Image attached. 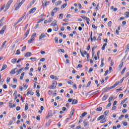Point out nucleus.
I'll list each match as a JSON object with an SVG mask.
<instances>
[{"mask_svg":"<svg viewBox=\"0 0 129 129\" xmlns=\"http://www.w3.org/2000/svg\"><path fill=\"white\" fill-rule=\"evenodd\" d=\"M49 4H50V2H47V0H43L42 1L43 7H47Z\"/></svg>","mask_w":129,"mask_h":129,"instance_id":"1","label":"nucleus"},{"mask_svg":"<svg viewBox=\"0 0 129 129\" xmlns=\"http://www.w3.org/2000/svg\"><path fill=\"white\" fill-rule=\"evenodd\" d=\"M47 37L45 33H42L39 36V40L42 41L43 39H45V37Z\"/></svg>","mask_w":129,"mask_h":129,"instance_id":"2","label":"nucleus"},{"mask_svg":"<svg viewBox=\"0 0 129 129\" xmlns=\"http://www.w3.org/2000/svg\"><path fill=\"white\" fill-rule=\"evenodd\" d=\"M6 29H7V26L6 25L4 26L2 28V30L0 31V34L1 35H3V34H5V31L6 30Z\"/></svg>","mask_w":129,"mask_h":129,"instance_id":"3","label":"nucleus"},{"mask_svg":"<svg viewBox=\"0 0 129 129\" xmlns=\"http://www.w3.org/2000/svg\"><path fill=\"white\" fill-rule=\"evenodd\" d=\"M57 86V82L55 81L52 83V85L50 86V89H55Z\"/></svg>","mask_w":129,"mask_h":129,"instance_id":"4","label":"nucleus"},{"mask_svg":"<svg viewBox=\"0 0 129 129\" xmlns=\"http://www.w3.org/2000/svg\"><path fill=\"white\" fill-rule=\"evenodd\" d=\"M19 70H18V68H15L14 70H12L11 72H10V74H12V75H14L15 73H17Z\"/></svg>","mask_w":129,"mask_h":129,"instance_id":"5","label":"nucleus"},{"mask_svg":"<svg viewBox=\"0 0 129 129\" xmlns=\"http://www.w3.org/2000/svg\"><path fill=\"white\" fill-rule=\"evenodd\" d=\"M20 2H21V1L19 0L15 4V11H18V10H19V9H20L19 6L18 4H19V3H20Z\"/></svg>","mask_w":129,"mask_h":129,"instance_id":"6","label":"nucleus"},{"mask_svg":"<svg viewBox=\"0 0 129 129\" xmlns=\"http://www.w3.org/2000/svg\"><path fill=\"white\" fill-rule=\"evenodd\" d=\"M53 115V112L51 110H49L48 113V115L46 116V118H49L50 116H52Z\"/></svg>","mask_w":129,"mask_h":129,"instance_id":"7","label":"nucleus"},{"mask_svg":"<svg viewBox=\"0 0 129 129\" xmlns=\"http://www.w3.org/2000/svg\"><path fill=\"white\" fill-rule=\"evenodd\" d=\"M37 10V8H33L30 10L29 11V14H33V13H35L36 12V10Z\"/></svg>","mask_w":129,"mask_h":129,"instance_id":"8","label":"nucleus"},{"mask_svg":"<svg viewBox=\"0 0 129 129\" xmlns=\"http://www.w3.org/2000/svg\"><path fill=\"white\" fill-rule=\"evenodd\" d=\"M35 41V38H33L31 37L29 40L28 41V44H32V43H33V42Z\"/></svg>","mask_w":129,"mask_h":129,"instance_id":"9","label":"nucleus"},{"mask_svg":"<svg viewBox=\"0 0 129 129\" xmlns=\"http://www.w3.org/2000/svg\"><path fill=\"white\" fill-rule=\"evenodd\" d=\"M115 88L114 86H112L108 88H105V89H104V90L105 91H107V90H109L110 89H113V88Z\"/></svg>","mask_w":129,"mask_h":129,"instance_id":"10","label":"nucleus"},{"mask_svg":"<svg viewBox=\"0 0 129 129\" xmlns=\"http://www.w3.org/2000/svg\"><path fill=\"white\" fill-rule=\"evenodd\" d=\"M6 44H7V41H5L3 43L2 46H1V48H0V49H1V50H3V49H4V48H5V46L6 45Z\"/></svg>","mask_w":129,"mask_h":129,"instance_id":"11","label":"nucleus"},{"mask_svg":"<svg viewBox=\"0 0 129 129\" xmlns=\"http://www.w3.org/2000/svg\"><path fill=\"white\" fill-rule=\"evenodd\" d=\"M107 98H108V96H107V95H105L102 98V101L106 100Z\"/></svg>","mask_w":129,"mask_h":129,"instance_id":"12","label":"nucleus"},{"mask_svg":"<svg viewBox=\"0 0 129 129\" xmlns=\"http://www.w3.org/2000/svg\"><path fill=\"white\" fill-rule=\"evenodd\" d=\"M78 103V100H76V99H74L73 100V102L72 103V105L74 104H77Z\"/></svg>","mask_w":129,"mask_h":129,"instance_id":"13","label":"nucleus"},{"mask_svg":"<svg viewBox=\"0 0 129 129\" xmlns=\"http://www.w3.org/2000/svg\"><path fill=\"white\" fill-rule=\"evenodd\" d=\"M29 33H30V29H28L25 33V39H26V38H27V37H28V35H29Z\"/></svg>","mask_w":129,"mask_h":129,"instance_id":"14","label":"nucleus"},{"mask_svg":"<svg viewBox=\"0 0 129 129\" xmlns=\"http://www.w3.org/2000/svg\"><path fill=\"white\" fill-rule=\"evenodd\" d=\"M32 92V89H28L27 90V93L26 94V95H29L31 94V93Z\"/></svg>","mask_w":129,"mask_h":129,"instance_id":"15","label":"nucleus"},{"mask_svg":"<svg viewBox=\"0 0 129 129\" xmlns=\"http://www.w3.org/2000/svg\"><path fill=\"white\" fill-rule=\"evenodd\" d=\"M31 55H32V53H31V52H26L25 54V57H30V56H31Z\"/></svg>","mask_w":129,"mask_h":129,"instance_id":"16","label":"nucleus"},{"mask_svg":"<svg viewBox=\"0 0 129 129\" xmlns=\"http://www.w3.org/2000/svg\"><path fill=\"white\" fill-rule=\"evenodd\" d=\"M67 6V3H66L61 6L60 9H61V10H63V9H65V8H66Z\"/></svg>","mask_w":129,"mask_h":129,"instance_id":"17","label":"nucleus"},{"mask_svg":"<svg viewBox=\"0 0 129 129\" xmlns=\"http://www.w3.org/2000/svg\"><path fill=\"white\" fill-rule=\"evenodd\" d=\"M56 24H57V21L54 20L51 24V26H52L53 27H55L56 26Z\"/></svg>","mask_w":129,"mask_h":129,"instance_id":"18","label":"nucleus"},{"mask_svg":"<svg viewBox=\"0 0 129 129\" xmlns=\"http://www.w3.org/2000/svg\"><path fill=\"white\" fill-rule=\"evenodd\" d=\"M7 64H4L3 66L2 69L1 70V71H3V70H5V69H7Z\"/></svg>","mask_w":129,"mask_h":129,"instance_id":"19","label":"nucleus"},{"mask_svg":"<svg viewBox=\"0 0 129 129\" xmlns=\"http://www.w3.org/2000/svg\"><path fill=\"white\" fill-rule=\"evenodd\" d=\"M18 60V59L17 58H14L12 59L11 60L12 63H13V64H16V62H17V60Z\"/></svg>","mask_w":129,"mask_h":129,"instance_id":"20","label":"nucleus"},{"mask_svg":"<svg viewBox=\"0 0 129 129\" xmlns=\"http://www.w3.org/2000/svg\"><path fill=\"white\" fill-rule=\"evenodd\" d=\"M57 52H60L61 53H65V50L63 49H59L57 50Z\"/></svg>","mask_w":129,"mask_h":129,"instance_id":"21","label":"nucleus"},{"mask_svg":"<svg viewBox=\"0 0 129 129\" xmlns=\"http://www.w3.org/2000/svg\"><path fill=\"white\" fill-rule=\"evenodd\" d=\"M25 110L27 111L28 110V109H29V104L28 103H26L25 104Z\"/></svg>","mask_w":129,"mask_h":129,"instance_id":"22","label":"nucleus"},{"mask_svg":"<svg viewBox=\"0 0 129 129\" xmlns=\"http://www.w3.org/2000/svg\"><path fill=\"white\" fill-rule=\"evenodd\" d=\"M125 70H126V67H125L123 68V69L122 70V71L121 72V75H122V74H123V73H124V72H125Z\"/></svg>","mask_w":129,"mask_h":129,"instance_id":"23","label":"nucleus"},{"mask_svg":"<svg viewBox=\"0 0 129 129\" xmlns=\"http://www.w3.org/2000/svg\"><path fill=\"white\" fill-rule=\"evenodd\" d=\"M106 121V118H104L103 119L100 120L101 123H104V122H105Z\"/></svg>","mask_w":129,"mask_h":129,"instance_id":"24","label":"nucleus"},{"mask_svg":"<svg viewBox=\"0 0 129 129\" xmlns=\"http://www.w3.org/2000/svg\"><path fill=\"white\" fill-rule=\"evenodd\" d=\"M84 124L85 126H87L88 125V122L86 121V120H84Z\"/></svg>","mask_w":129,"mask_h":129,"instance_id":"25","label":"nucleus"},{"mask_svg":"<svg viewBox=\"0 0 129 129\" xmlns=\"http://www.w3.org/2000/svg\"><path fill=\"white\" fill-rule=\"evenodd\" d=\"M36 36H37V33H34L32 36H31V38L35 39V37H36Z\"/></svg>","mask_w":129,"mask_h":129,"instance_id":"26","label":"nucleus"},{"mask_svg":"<svg viewBox=\"0 0 129 129\" xmlns=\"http://www.w3.org/2000/svg\"><path fill=\"white\" fill-rule=\"evenodd\" d=\"M10 6H11V4L9 2H8V3L6 5L7 10H9V8H10Z\"/></svg>","mask_w":129,"mask_h":129,"instance_id":"27","label":"nucleus"},{"mask_svg":"<svg viewBox=\"0 0 129 129\" xmlns=\"http://www.w3.org/2000/svg\"><path fill=\"white\" fill-rule=\"evenodd\" d=\"M24 69V68H21L19 71H18V73L17 74V75H19V74H21V72L23 71V70Z\"/></svg>","mask_w":129,"mask_h":129,"instance_id":"28","label":"nucleus"},{"mask_svg":"<svg viewBox=\"0 0 129 129\" xmlns=\"http://www.w3.org/2000/svg\"><path fill=\"white\" fill-rule=\"evenodd\" d=\"M62 4V1H58L55 3L56 6H59V5H61Z\"/></svg>","mask_w":129,"mask_h":129,"instance_id":"29","label":"nucleus"},{"mask_svg":"<svg viewBox=\"0 0 129 129\" xmlns=\"http://www.w3.org/2000/svg\"><path fill=\"white\" fill-rule=\"evenodd\" d=\"M96 110V111H101L102 110V107L97 108Z\"/></svg>","mask_w":129,"mask_h":129,"instance_id":"30","label":"nucleus"},{"mask_svg":"<svg viewBox=\"0 0 129 129\" xmlns=\"http://www.w3.org/2000/svg\"><path fill=\"white\" fill-rule=\"evenodd\" d=\"M59 17V19H63V17H64V15H63V14H60L58 16Z\"/></svg>","mask_w":129,"mask_h":129,"instance_id":"31","label":"nucleus"},{"mask_svg":"<svg viewBox=\"0 0 129 129\" xmlns=\"http://www.w3.org/2000/svg\"><path fill=\"white\" fill-rule=\"evenodd\" d=\"M21 54V52L20 51V49H18L16 51V53H15V55H20Z\"/></svg>","mask_w":129,"mask_h":129,"instance_id":"32","label":"nucleus"},{"mask_svg":"<svg viewBox=\"0 0 129 129\" xmlns=\"http://www.w3.org/2000/svg\"><path fill=\"white\" fill-rule=\"evenodd\" d=\"M57 11H58V9H57L56 8H55L53 9V10H52V12L53 13H54L55 14H56V13H57Z\"/></svg>","mask_w":129,"mask_h":129,"instance_id":"33","label":"nucleus"},{"mask_svg":"<svg viewBox=\"0 0 129 129\" xmlns=\"http://www.w3.org/2000/svg\"><path fill=\"white\" fill-rule=\"evenodd\" d=\"M122 123L124 126H126V125H127V122L122 121Z\"/></svg>","mask_w":129,"mask_h":129,"instance_id":"34","label":"nucleus"},{"mask_svg":"<svg viewBox=\"0 0 129 129\" xmlns=\"http://www.w3.org/2000/svg\"><path fill=\"white\" fill-rule=\"evenodd\" d=\"M41 94H40V93H39V90L36 91V96L37 97H39L40 96Z\"/></svg>","mask_w":129,"mask_h":129,"instance_id":"35","label":"nucleus"},{"mask_svg":"<svg viewBox=\"0 0 129 129\" xmlns=\"http://www.w3.org/2000/svg\"><path fill=\"white\" fill-rule=\"evenodd\" d=\"M118 84H119V82H116L114 85H113V86L114 87H116Z\"/></svg>","mask_w":129,"mask_h":129,"instance_id":"36","label":"nucleus"},{"mask_svg":"<svg viewBox=\"0 0 129 129\" xmlns=\"http://www.w3.org/2000/svg\"><path fill=\"white\" fill-rule=\"evenodd\" d=\"M112 99H113V97H112V96H111L108 100V102H111V100H112Z\"/></svg>","mask_w":129,"mask_h":129,"instance_id":"37","label":"nucleus"},{"mask_svg":"<svg viewBox=\"0 0 129 129\" xmlns=\"http://www.w3.org/2000/svg\"><path fill=\"white\" fill-rule=\"evenodd\" d=\"M30 60H32V61H33V62H35V61H36V60H37V58H36V57H31V58H30Z\"/></svg>","mask_w":129,"mask_h":129,"instance_id":"38","label":"nucleus"},{"mask_svg":"<svg viewBox=\"0 0 129 129\" xmlns=\"http://www.w3.org/2000/svg\"><path fill=\"white\" fill-rule=\"evenodd\" d=\"M74 112H75V110L72 109L70 112V114L71 115H73V114H74Z\"/></svg>","mask_w":129,"mask_h":129,"instance_id":"39","label":"nucleus"},{"mask_svg":"<svg viewBox=\"0 0 129 129\" xmlns=\"http://www.w3.org/2000/svg\"><path fill=\"white\" fill-rule=\"evenodd\" d=\"M104 116V115H101L97 118V119L98 120H100V119H102V118H103Z\"/></svg>","mask_w":129,"mask_h":129,"instance_id":"40","label":"nucleus"},{"mask_svg":"<svg viewBox=\"0 0 129 129\" xmlns=\"http://www.w3.org/2000/svg\"><path fill=\"white\" fill-rule=\"evenodd\" d=\"M123 66V62H121V63H120V64L118 66V68H120V70L121 69V68Z\"/></svg>","mask_w":129,"mask_h":129,"instance_id":"41","label":"nucleus"},{"mask_svg":"<svg viewBox=\"0 0 129 129\" xmlns=\"http://www.w3.org/2000/svg\"><path fill=\"white\" fill-rule=\"evenodd\" d=\"M108 112H109V111H108V110H106V111L104 112V115H107V114H108Z\"/></svg>","mask_w":129,"mask_h":129,"instance_id":"42","label":"nucleus"},{"mask_svg":"<svg viewBox=\"0 0 129 129\" xmlns=\"http://www.w3.org/2000/svg\"><path fill=\"white\" fill-rule=\"evenodd\" d=\"M68 84H70V85H73V83L71 80L68 81Z\"/></svg>","mask_w":129,"mask_h":129,"instance_id":"43","label":"nucleus"},{"mask_svg":"<svg viewBox=\"0 0 129 129\" xmlns=\"http://www.w3.org/2000/svg\"><path fill=\"white\" fill-rule=\"evenodd\" d=\"M36 2V0H33L31 3H30V6H33V4H35V2Z\"/></svg>","mask_w":129,"mask_h":129,"instance_id":"44","label":"nucleus"},{"mask_svg":"<svg viewBox=\"0 0 129 129\" xmlns=\"http://www.w3.org/2000/svg\"><path fill=\"white\" fill-rule=\"evenodd\" d=\"M87 114V112H84V113H83L82 114V115L83 117L85 116V115H86Z\"/></svg>","mask_w":129,"mask_h":129,"instance_id":"45","label":"nucleus"},{"mask_svg":"<svg viewBox=\"0 0 129 129\" xmlns=\"http://www.w3.org/2000/svg\"><path fill=\"white\" fill-rule=\"evenodd\" d=\"M16 110L17 111H19V110H21V107L20 106H17L16 107Z\"/></svg>","mask_w":129,"mask_h":129,"instance_id":"46","label":"nucleus"},{"mask_svg":"<svg viewBox=\"0 0 129 129\" xmlns=\"http://www.w3.org/2000/svg\"><path fill=\"white\" fill-rule=\"evenodd\" d=\"M24 58H19L18 59V61H17V63H19V62H21V61H23Z\"/></svg>","mask_w":129,"mask_h":129,"instance_id":"47","label":"nucleus"},{"mask_svg":"<svg viewBox=\"0 0 129 129\" xmlns=\"http://www.w3.org/2000/svg\"><path fill=\"white\" fill-rule=\"evenodd\" d=\"M97 47V46H94L92 47V52H93V51H94V50L96 49Z\"/></svg>","mask_w":129,"mask_h":129,"instance_id":"48","label":"nucleus"},{"mask_svg":"<svg viewBox=\"0 0 129 129\" xmlns=\"http://www.w3.org/2000/svg\"><path fill=\"white\" fill-rule=\"evenodd\" d=\"M89 53L87 54V61H89Z\"/></svg>","mask_w":129,"mask_h":129,"instance_id":"49","label":"nucleus"},{"mask_svg":"<svg viewBox=\"0 0 129 129\" xmlns=\"http://www.w3.org/2000/svg\"><path fill=\"white\" fill-rule=\"evenodd\" d=\"M77 68H82V64H79L77 67Z\"/></svg>","mask_w":129,"mask_h":129,"instance_id":"50","label":"nucleus"},{"mask_svg":"<svg viewBox=\"0 0 129 129\" xmlns=\"http://www.w3.org/2000/svg\"><path fill=\"white\" fill-rule=\"evenodd\" d=\"M123 117H124V115H120V117H118V119L120 120L121 118H123Z\"/></svg>","mask_w":129,"mask_h":129,"instance_id":"51","label":"nucleus"},{"mask_svg":"<svg viewBox=\"0 0 129 129\" xmlns=\"http://www.w3.org/2000/svg\"><path fill=\"white\" fill-rule=\"evenodd\" d=\"M45 19L43 18V19H41L38 22H37V23L39 24L40 23H41V22H43V21H44Z\"/></svg>","mask_w":129,"mask_h":129,"instance_id":"52","label":"nucleus"},{"mask_svg":"<svg viewBox=\"0 0 129 129\" xmlns=\"http://www.w3.org/2000/svg\"><path fill=\"white\" fill-rule=\"evenodd\" d=\"M23 86L25 88V89H27V88H28V85H27L26 84H24Z\"/></svg>","mask_w":129,"mask_h":129,"instance_id":"53","label":"nucleus"},{"mask_svg":"<svg viewBox=\"0 0 129 129\" xmlns=\"http://www.w3.org/2000/svg\"><path fill=\"white\" fill-rule=\"evenodd\" d=\"M126 111H127V110L126 109H124L122 110V112L123 113H125V112H126Z\"/></svg>","mask_w":129,"mask_h":129,"instance_id":"54","label":"nucleus"},{"mask_svg":"<svg viewBox=\"0 0 129 129\" xmlns=\"http://www.w3.org/2000/svg\"><path fill=\"white\" fill-rule=\"evenodd\" d=\"M111 24H112L111 21H109V22L108 23V27H111Z\"/></svg>","mask_w":129,"mask_h":129,"instance_id":"55","label":"nucleus"},{"mask_svg":"<svg viewBox=\"0 0 129 129\" xmlns=\"http://www.w3.org/2000/svg\"><path fill=\"white\" fill-rule=\"evenodd\" d=\"M108 72H109L108 70L106 71L105 73L104 74V76H106V75L108 74Z\"/></svg>","mask_w":129,"mask_h":129,"instance_id":"56","label":"nucleus"},{"mask_svg":"<svg viewBox=\"0 0 129 129\" xmlns=\"http://www.w3.org/2000/svg\"><path fill=\"white\" fill-rule=\"evenodd\" d=\"M53 21V18H51L48 20V23H51Z\"/></svg>","mask_w":129,"mask_h":129,"instance_id":"57","label":"nucleus"},{"mask_svg":"<svg viewBox=\"0 0 129 129\" xmlns=\"http://www.w3.org/2000/svg\"><path fill=\"white\" fill-rule=\"evenodd\" d=\"M50 78H51V79H55V76H54V75H51L50 76Z\"/></svg>","mask_w":129,"mask_h":129,"instance_id":"58","label":"nucleus"},{"mask_svg":"<svg viewBox=\"0 0 129 129\" xmlns=\"http://www.w3.org/2000/svg\"><path fill=\"white\" fill-rule=\"evenodd\" d=\"M10 81H11V78H7V83H9V82H10Z\"/></svg>","mask_w":129,"mask_h":129,"instance_id":"59","label":"nucleus"},{"mask_svg":"<svg viewBox=\"0 0 129 129\" xmlns=\"http://www.w3.org/2000/svg\"><path fill=\"white\" fill-rule=\"evenodd\" d=\"M40 61L41 62H44V61H46V59L45 58H42L40 60Z\"/></svg>","mask_w":129,"mask_h":129,"instance_id":"60","label":"nucleus"},{"mask_svg":"<svg viewBox=\"0 0 129 129\" xmlns=\"http://www.w3.org/2000/svg\"><path fill=\"white\" fill-rule=\"evenodd\" d=\"M54 41L56 43H58V37H55Z\"/></svg>","mask_w":129,"mask_h":129,"instance_id":"61","label":"nucleus"},{"mask_svg":"<svg viewBox=\"0 0 129 129\" xmlns=\"http://www.w3.org/2000/svg\"><path fill=\"white\" fill-rule=\"evenodd\" d=\"M51 32H52V29L49 28V29L47 30V33H51Z\"/></svg>","mask_w":129,"mask_h":129,"instance_id":"62","label":"nucleus"},{"mask_svg":"<svg viewBox=\"0 0 129 129\" xmlns=\"http://www.w3.org/2000/svg\"><path fill=\"white\" fill-rule=\"evenodd\" d=\"M40 115H38L36 117V119L37 120H40Z\"/></svg>","mask_w":129,"mask_h":129,"instance_id":"63","label":"nucleus"},{"mask_svg":"<svg viewBox=\"0 0 129 129\" xmlns=\"http://www.w3.org/2000/svg\"><path fill=\"white\" fill-rule=\"evenodd\" d=\"M26 46H24L23 48H22V51H24L26 50Z\"/></svg>","mask_w":129,"mask_h":129,"instance_id":"64","label":"nucleus"}]
</instances>
